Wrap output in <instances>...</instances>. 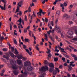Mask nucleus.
<instances>
[{
	"instance_id": "nucleus-31",
	"label": "nucleus",
	"mask_w": 77,
	"mask_h": 77,
	"mask_svg": "<svg viewBox=\"0 0 77 77\" xmlns=\"http://www.w3.org/2000/svg\"><path fill=\"white\" fill-rule=\"evenodd\" d=\"M1 1L2 2H3L4 3V4H6V0H1Z\"/></svg>"
},
{
	"instance_id": "nucleus-14",
	"label": "nucleus",
	"mask_w": 77,
	"mask_h": 77,
	"mask_svg": "<svg viewBox=\"0 0 77 77\" xmlns=\"http://www.w3.org/2000/svg\"><path fill=\"white\" fill-rule=\"evenodd\" d=\"M74 63V62L73 61L71 62L69 65H70V66H72V67H74V66H75V64H72Z\"/></svg>"
},
{
	"instance_id": "nucleus-8",
	"label": "nucleus",
	"mask_w": 77,
	"mask_h": 77,
	"mask_svg": "<svg viewBox=\"0 0 77 77\" xmlns=\"http://www.w3.org/2000/svg\"><path fill=\"white\" fill-rule=\"evenodd\" d=\"M17 63L18 65H21L22 64V61L21 60H17Z\"/></svg>"
},
{
	"instance_id": "nucleus-17",
	"label": "nucleus",
	"mask_w": 77,
	"mask_h": 77,
	"mask_svg": "<svg viewBox=\"0 0 77 77\" xmlns=\"http://www.w3.org/2000/svg\"><path fill=\"white\" fill-rule=\"evenodd\" d=\"M45 41H48V36H47V34H45Z\"/></svg>"
},
{
	"instance_id": "nucleus-43",
	"label": "nucleus",
	"mask_w": 77,
	"mask_h": 77,
	"mask_svg": "<svg viewBox=\"0 0 77 77\" xmlns=\"http://www.w3.org/2000/svg\"><path fill=\"white\" fill-rule=\"evenodd\" d=\"M18 77H24V75H19Z\"/></svg>"
},
{
	"instance_id": "nucleus-42",
	"label": "nucleus",
	"mask_w": 77,
	"mask_h": 77,
	"mask_svg": "<svg viewBox=\"0 0 77 77\" xmlns=\"http://www.w3.org/2000/svg\"><path fill=\"white\" fill-rule=\"evenodd\" d=\"M45 22H46V23L48 21V19H47V18H45Z\"/></svg>"
},
{
	"instance_id": "nucleus-21",
	"label": "nucleus",
	"mask_w": 77,
	"mask_h": 77,
	"mask_svg": "<svg viewBox=\"0 0 77 77\" xmlns=\"http://www.w3.org/2000/svg\"><path fill=\"white\" fill-rule=\"evenodd\" d=\"M39 45L37 44L35 46V48L37 50H38V51H39V48H38V46H39Z\"/></svg>"
},
{
	"instance_id": "nucleus-1",
	"label": "nucleus",
	"mask_w": 77,
	"mask_h": 77,
	"mask_svg": "<svg viewBox=\"0 0 77 77\" xmlns=\"http://www.w3.org/2000/svg\"><path fill=\"white\" fill-rule=\"evenodd\" d=\"M48 67L47 66H43L39 69L40 71L43 72L41 75H40L39 77H44V75H45V71H48Z\"/></svg>"
},
{
	"instance_id": "nucleus-57",
	"label": "nucleus",
	"mask_w": 77,
	"mask_h": 77,
	"mask_svg": "<svg viewBox=\"0 0 77 77\" xmlns=\"http://www.w3.org/2000/svg\"><path fill=\"white\" fill-rule=\"evenodd\" d=\"M30 26H28V27H27L26 28V29L27 30H29V29H30Z\"/></svg>"
},
{
	"instance_id": "nucleus-24",
	"label": "nucleus",
	"mask_w": 77,
	"mask_h": 77,
	"mask_svg": "<svg viewBox=\"0 0 77 77\" xmlns=\"http://www.w3.org/2000/svg\"><path fill=\"white\" fill-rule=\"evenodd\" d=\"M49 38H50L51 39V40L52 42H55L54 40V39L53 38V37L51 36H49Z\"/></svg>"
},
{
	"instance_id": "nucleus-33",
	"label": "nucleus",
	"mask_w": 77,
	"mask_h": 77,
	"mask_svg": "<svg viewBox=\"0 0 77 77\" xmlns=\"http://www.w3.org/2000/svg\"><path fill=\"white\" fill-rule=\"evenodd\" d=\"M45 63L46 65H48V60H45Z\"/></svg>"
},
{
	"instance_id": "nucleus-45",
	"label": "nucleus",
	"mask_w": 77,
	"mask_h": 77,
	"mask_svg": "<svg viewBox=\"0 0 77 77\" xmlns=\"http://www.w3.org/2000/svg\"><path fill=\"white\" fill-rule=\"evenodd\" d=\"M22 59H23V60L24 61V60L27 59V58H25V57H23Z\"/></svg>"
},
{
	"instance_id": "nucleus-49",
	"label": "nucleus",
	"mask_w": 77,
	"mask_h": 77,
	"mask_svg": "<svg viewBox=\"0 0 77 77\" xmlns=\"http://www.w3.org/2000/svg\"><path fill=\"white\" fill-rule=\"evenodd\" d=\"M27 17L26 16H25V20L26 21H27Z\"/></svg>"
},
{
	"instance_id": "nucleus-20",
	"label": "nucleus",
	"mask_w": 77,
	"mask_h": 77,
	"mask_svg": "<svg viewBox=\"0 0 77 77\" xmlns=\"http://www.w3.org/2000/svg\"><path fill=\"white\" fill-rule=\"evenodd\" d=\"M29 35L31 37L32 36V34H33V32L31 31H29Z\"/></svg>"
},
{
	"instance_id": "nucleus-16",
	"label": "nucleus",
	"mask_w": 77,
	"mask_h": 77,
	"mask_svg": "<svg viewBox=\"0 0 77 77\" xmlns=\"http://www.w3.org/2000/svg\"><path fill=\"white\" fill-rule=\"evenodd\" d=\"M68 68H69L68 69V70L69 71H71V70H72V67L71 66H70V65L68 66Z\"/></svg>"
},
{
	"instance_id": "nucleus-58",
	"label": "nucleus",
	"mask_w": 77,
	"mask_h": 77,
	"mask_svg": "<svg viewBox=\"0 0 77 77\" xmlns=\"http://www.w3.org/2000/svg\"><path fill=\"white\" fill-rule=\"evenodd\" d=\"M19 23H17V25H19V26H20L21 25V22H19Z\"/></svg>"
},
{
	"instance_id": "nucleus-11",
	"label": "nucleus",
	"mask_w": 77,
	"mask_h": 77,
	"mask_svg": "<svg viewBox=\"0 0 77 77\" xmlns=\"http://www.w3.org/2000/svg\"><path fill=\"white\" fill-rule=\"evenodd\" d=\"M18 72H18V70H14L13 71V73H14V74L16 75H17L18 74Z\"/></svg>"
},
{
	"instance_id": "nucleus-52",
	"label": "nucleus",
	"mask_w": 77,
	"mask_h": 77,
	"mask_svg": "<svg viewBox=\"0 0 77 77\" xmlns=\"http://www.w3.org/2000/svg\"><path fill=\"white\" fill-rule=\"evenodd\" d=\"M55 51H57V53H58L59 51V50L58 49H55Z\"/></svg>"
},
{
	"instance_id": "nucleus-2",
	"label": "nucleus",
	"mask_w": 77,
	"mask_h": 77,
	"mask_svg": "<svg viewBox=\"0 0 77 77\" xmlns=\"http://www.w3.org/2000/svg\"><path fill=\"white\" fill-rule=\"evenodd\" d=\"M23 1L21 0L20 1L19 3H18L17 7L16 10V11L15 12V13H17V12H19V11H18V10H19V6L20 8L21 7L22 5H23Z\"/></svg>"
},
{
	"instance_id": "nucleus-18",
	"label": "nucleus",
	"mask_w": 77,
	"mask_h": 77,
	"mask_svg": "<svg viewBox=\"0 0 77 77\" xmlns=\"http://www.w3.org/2000/svg\"><path fill=\"white\" fill-rule=\"evenodd\" d=\"M17 58L18 59H23V56L21 55H19L17 56Z\"/></svg>"
},
{
	"instance_id": "nucleus-41",
	"label": "nucleus",
	"mask_w": 77,
	"mask_h": 77,
	"mask_svg": "<svg viewBox=\"0 0 77 77\" xmlns=\"http://www.w3.org/2000/svg\"><path fill=\"white\" fill-rule=\"evenodd\" d=\"M28 12H31V10L30 9V7H29L28 9Z\"/></svg>"
},
{
	"instance_id": "nucleus-28",
	"label": "nucleus",
	"mask_w": 77,
	"mask_h": 77,
	"mask_svg": "<svg viewBox=\"0 0 77 77\" xmlns=\"http://www.w3.org/2000/svg\"><path fill=\"white\" fill-rule=\"evenodd\" d=\"M64 17H66V18H69V16H68V14H65L64 15Z\"/></svg>"
},
{
	"instance_id": "nucleus-29",
	"label": "nucleus",
	"mask_w": 77,
	"mask_h": 77,
	"mask_svg": "<svg viewBox=\"0 0 77 77\" xmlns=\"http://www.w3.org/2000/svg\"><path fill=\"white\" fill-rule=\"evenodd\" d=\"M15 52L14 53L15 54H18L19 53L18 52V51H17V49H15Z\"/></svg>"
},
{
	"instance_id": "nucleus-12",
	"label": "nucleus",
	"mask_w": 77,
	"mask_h": 77,
	"mask_svg": "<svg viewBox=\"0 0 77 77\" xmlns=\"http://www.w3.org/2000/svg\"><path fill=\"white\" fill-rule=\"evenodd\" d=\"M54 71V68L51 67L49 69V71L50 72H52Z\"/></svg>"
},
{
	"instance_id": "nucleus-13",
	"label": "nucleus",
	"mask_w": 77,
	"mask_h": 77,
	"mask_svg": "<svg viewBox=\"0 0 77 77\" xmlns=\"http://www.w3.org/2000/svg\"><path fill=\"white\" fill-rule=\"evenodd\" d=\"M10 55L12 57H17L15 55H14V54L13 53H12L11 52H10Z\"/></svg>"
},
{
	"instance_id": "nucleus-15",
	"label": "nucleus",
	"mask_w": 77,
	"mask_h": 77,
	"mask_svg": "<svg viewBox=\"0 0 77 77\" xmlns=\"http://www.w3.org/2000/svg\"><path fill=\"white\" fill-rule=\"evenodd\" d=\"M3 57H4V58H5V59H6L7 60H9V59L8 56L6 55H3Z\"/></svg>"
},
{
	"instance_id": "nucleus-10",
	"label": "nucleus",
	"mask_w": 77,
	"mask_h": 77,
	"mask_svg": "<svg viewBox=\"0 0 77 77\" xmlns=\"http://www.w3.org/2000/svg\"><path fill=\"white\" fill-rule=\"evenodd\" d=\"M24 65L25 66H28L29 65V63L27 61L24 62Z\"/></svg>"
},
{
	"instance_id": "nucleus-3",
	"label": "nucleus",
	"mask_w": 77,
	"mask_h": 77,
	"mask_svg": "<svg viewBox=\"0 0 77 77\" xmlns=\"http://www.w3.org/2000/svg\"><path fill=\"white\" fill-rule=\"evenodd\" d=\"M69 29L70 30L68 32V34L69 35H70V36H72V35L73 32H72V31L71 30L74 29L73 27H71V28H69Z\"/></svg>"
},
{
	"instance_id": "nucleus-53",
	"label": "nucleus",
	"mask_w": 77,
	"mask_h": 77,
	"mask_svg": "<svg viewBox=\"0 0 77 77\" xmlns=\"http://www.w3.org/2000/svg\"><path fill=\"white\" fill-rule=\"evenodd\" d=\"M37 15H39L40 16H41V15H42L41 13L39 12L37 13Z\"/></svg>"
},
{
	"instance_id": "nucleus-5",
	"label": "nucleus",
	"mask_w": 77,
	"mask_h": 77,
	"mask_svg": "<svg viewBox=\"0 0 77 77\" xmlns=\"http://www.w3.org/2000/svg\"><path fill=\"white\" fill-rule=\"evenodd\" d=\"M12 67L13 69H16L17 68V65L15 64L14 62H12Z\"/></svg>"
},
{
	"instance_id": "nucleus-22",
	"label": "nucleus",
	"mask_w": 77,
	"mask_h": 77,
	"mask_svg": "<svg viewBox=\"0 0 77 77\" xmlns=\"http://www.w3.org/2000/svg\"><path fill=\"white\" fill-rule=\"evenodd\" d=\"M60 50H61L62 52H63V53H65L66 54H67V53H66L65 51H64V49L63 48H61L60 49Z\"/></svg>"
},
{
	"instance_id": "nucleus-54",
	"label": "nucleus",
	"mask_w": 77,
	"mask_h": 77,
	"mask_svg": "<svg viewBox=\"0 0 77 77\" xmlns=\"http://www.w3.org/2000/svg\"><path fill=\"white\" fill-rule=\"evenodd\" d=\"M64 6H67V4H66V2H64L63 3Z\"/></svg>"
},
{
	"instance_id": "nucleus-35",
	"label": "nucleus",
	"mask_w": 77,
	"mask_h": 77,
	"mask_svg": "<svg viewBox=\"0 0 77 77\" xmlns=\"http://www.w3.org/2000/svg\"><path fill=\"white\" fill-rule=\"evenodd\" d=\"M11 51L13 52H14V48L12 47H11Z\"/></svg>"
},
{
	"instance_id": "nucleus-39",
	"label": "nucleus",
	"mask_w": 77,
	"mask_h": 77,
	"mask_svg": "<svg viewBox=\"0 0 77 77\" xmlns=\"http://www.w3.org/2000/svg\"><path fill=\"white\" fill-rule=\"evenodd\" d=\"M27 72H26V71H25V72H23V76H24V75H27Z\"/></svg>"
},
{
	"instance_id": "nucleus-7",
	"label": "nucleus",
	"mask_w": 77,
	"mask_h": 77,
	"mask_svg": "<svg viewBox=\"0 0 77 77\" xmlns=\"http://www.w3.org/2000/svg\"><path fill=\"white\" fill-rule=\"evenodd\" d=\"M32 69H33V67L31 66H29L27 68V70L28 71H32Z\"/></svg>"
},
{
	"instance_id": "nucleus-32",
	"label": "nucleus",
	"mask_w": 77,
	"mask_h": 77,
	"mask_svg": "<svg viewBox=\"0 0 77 77\" xmlns=\"http://www.w3.org/2000/svg\"><path fill=\"white\" fill-rule=\"evenodd\" d=\"M56 14H58V15H60V11H57L56 12Z\"/></svg>"
},
{
	"instance_id": "nucleus-55",
	"label": "nucleus",
	"mask_w": 77,
	"mask_h": 77,
	"mask_svg": "<svg viewBox=\"0 0 77 77\" xmlns=\"http://www.w3.org/2000/svg\"><path fill=\"white\" fill-rule=\"evenodd\" d=\"M30 55V56H31L32 54V52H29L28 53Z\"/></svg>"
},
{
	"instance_id": "nucleus-36",
	"label": "nucleus",
	"mask_w": 77,
	"mask_h": 77,
	"mask_svg": "<svg viewBox=\"0 0 77 77\" xmlns=\"http://www.w3.org/2000/svg\"><path fill=\"white\" fill-rule=\"evenodd\" d=\"M72 7H73V5H71L69 6V9H71L72 8Z\"/></svg>"
},
{
	"instance_id": "nucleus-30",
	"label": "nucleus",
	"mask_w": 77,
	"mask_h": 77,
	"mask_svg": "<svg viewBox=\"0 0 77 77\" xmlns=\"http://www.w3.org/2000/svg\"><path fill=\"white\" fill-rule=\"evenodd\" d=\"M25 41L26 42H29L30 41V40L28 38H25Z\"/></svg>"
},
{
	"instance_id": "nucleus-47",
	"label": "nucleus",
	"mask_w": 77,
	"mask_h": 77,
	"mask_svg": "<svg viewBox=\"0 0 77 77\" xmlns=\"http://www.w3.org/2000/svg\"><path fill=\"white\" fill-rule=\"evenodd\" d=\"M10 30H12V26L11 24H10Z\"/></svg>"
},
{
	"instance_id": "nucleus-26",
	"label": "nucleus",
	"mask_w": 77,
	"mask_h": 77,
	"mask_svg": "<svg viewBox=\"0 0 77 77\" xmlns=\"http://www.w3.org/2000/svg\"><path fill=\"white\" fill-rule=\"evenodd\" d=\"M2 10H6V4H4V7L2 6Z\"/></svg>"
},
{
	"instance_id": "nucleus-37",
	"label": "nucleus",
	"mask_w": 77,
	"mask_h": 77,
	"mask_svg": "<svg viewBox=\"0 0 77 77\" xmlns=\"http://www.w3.org/2000/svg\"><path fill=\"white\" fill-rule=\"evenodd\" d=\"M47 49L48 51V52L47 51L46 53H50V52H51V51H50V50H49V49H48V48H47Z\"/></svg>"
},
{
	"instance_id": "nucleus-59",
	"label": "nucleus",
	"mask_w": 77,
	"mask_h": 77,
	"mask_svg": "<svg viewBox=\"0 0 77 77\" xmlns=\"http://www.w3.org/2000/svg\"><path fill=\"white\" fill-rule=\"evenodd\" d=\"M55 38L56 39H57L59 38V37L57 35L55 36Z\"/></svg>"
},
{
	"instance_id": "nucleus-44",
	"label": "nucleus",
	"mask_w": 77,
	"mask_h": 77,
	"mask_svg": "<svg viewBox=\"0 0 77 77\" xmlns=\"http://www.w3.org/2000/svg\"><path fill=\"white\" fill-rule=\"evenodd\" d=\"M19 15L20 16H21V15H22V13L21 11H19Z\"/></svg>"
},
{
	"instance_id": "nucleus-51",
	"label": "nucleus",
	"mask_w": 77,
	"mask_h": 77,
	"mask_svg": "<svg viewBox=\"0 0 77 77\" xmlns=\"http://www.w3.org/2000/svg\"><path fill=\"white\" fill-rule=\"evenodd\" d=\"M3 50L4 51H7V49L4 48L3 49Z\"/></svg>"
},
{
	"instance_id": "nucleus-50",
	"label": "nucleus",
	"mask_w": 77,
	"mask_h": 77,
	"mask_svg": "<svg viewBox=\"0 0 77 77\" xmlns=\"http://www.w3.org/2000/svg\"><path fill=\"white\" fill-rule=\"evenodd\" d=\"M73 40L74 41H77V38H75L73 39Z\"/></svg>"
},
{
	"instance_id": "nucleus-64",
	"label": "nucleus",
	"mask_w": 77,
	"mask_h": 77,
	"mask_svg": "<svg viewBox=\"0 0 77 77\" xmlns=\"http://www.w3.org/2000/svg\"><path fill=\"white\" fill-rule=\"evenodd\" d=\"M26 51H27V52L28 53H29V50L28 49H26Z\"/></svg>"
},
{
	"instance_id": "nucleus-60",
	"label": "nucleus",
	"mask_w": 77,
	"mask_h": 77,
	"mask_svg": "<svg viewBox=\"0 0 77 77\" xmlns=\"http://www.w3.org/2000/svg\"><path fill=\"white\" fill-rule=\"evenodd\" d=\"M55 56H59V54L58 53H55Z\"/></svg>"
},
{
	"instance_id": "nucleus-25",
	"label": "nucleus",
	"mask_w": 77,
	"mask_h": 77,
	"mask_svg": "<svg viewBox=\"0 0 77 77\" xmlns=\"http://www.w3.org/2000/svg\"><path fill=\"white\" fill-rule=\"evenodd\" d=\"M58 59H58V57H57L54 58V62H57L58 61Z\"/></svg>"
},
{
	"instance_id": "nucleus-9",
	"label": "nucleus",
	"mask_w": 77,
	"mask_h": 77,
	"mask_svg": "<svg viewBox=\"0 0 77 77\" xmlns=\"http://www.w3.org/2000/svg\"><path fill=\"white\" fill-rule=\"evenodd\" d=\"M71 56H72V57L74 58V60H77V57H76V56H75V55L73 54H71Z\"/></svg>"
},
{
	"instance_id": "nucleus-27",
	"label": "nucleus",
	"mask_w": 77,
	"mask_h": 77,
	"mask_svg": "<svg viewBox=\"0 0 77 77\" xmlns=\"http://www.w3.org/2000/svg\"><path fill=\"white\" fill-rule=\"evenodd\" d=\"M57 29L58 30V32L59 33H60V34H61V31H60V28L57 27Z\"/></svg>"
},
{
	"instance_id": "nucleus-56",
	"label": "nucleus",
	"mask_w": 77,
	"mask_h": 77,
	"mask_svg": "<svg viewBox=\"0 0 77 77\" xmlns=\"http://www.w3.org/2000/svg\"><path fill=\"white\" fill-rule=\"evenodd\" d=\"M39 13H40L41 14L42 13V10L40 9V11H39V12H38Z\"/></svg>"
},
{
	"instance_id": "nucleus-23",
	"label": "nucleus",
	"mask_w": 77,
	"mask_h": 77,
	"mask_svg": "<svg viewBox=\"0 0 77 77\" xmlns=\"http://www.w3.org/2000/svg\"><path fill=\"white\" fill-rule=\"evenodd\" d=\"M49 66L51 67V68H54V64H53V63H51L49 64Z\"/></svg>"
},
{
	"instance_id": "nucleus-38",
	"label": "nucleus",
	"mask_w": 77,
	"mask_h": 77,
	"mask_svg": "<svg viewBox=\"0 0 77 77\" xmlns=\"http://www.w3.org/2000/svg\"><path fill=\"white\" fill-rule=\"evenodd\" d=\"M62 60L63 62H65V58L64 57H63L62 58Z\"/></svg>"
},
{
	"instance_id": "nucleus-19",
	"label": "nucleus",
	"mask_w": 77,
	"mask_h": 77,
	"mask_svg": "<svg viewBox=\"0 0 77 77\" xmlns=\"http://www.w3.org/2000/svg\"><path fill=\"white\" fill-rule=\"evenodd\" d=\"M13 41L14 42V43L16 45H17V40H16V39L14 38H13Z\"/></svg>"
},
{
	"instance_id": "nucleus-40",
	"label": "nucleus",
	"mask_w": 77,
	"mask_h": 77,
	"mask_svg": "<svg viewBox=\"0 0 77 77\" xmlns=\"http://www.w3.org/2000/svg\"><path fill=\"white\" fill-rule=\"evenodd\" d=\"M69 24H72L73 22L72 21H69Z\"/></svg>"
},
{
	"instance_id": "nucleus-46",
	"label": "nucleus",
	"mask_w": 77,
	"mask_h": 77,
	"mask_svg": "<svg viewBox=\"0 0 77 77\" xmlns=\"http://www.w3.org/2000/svg\"><path fill=\"white\" fill-rule=\"evenodd\" d=\"M27 32V29H24V32L26 33V32Z\"/></svg>"
},
{
	"instance_id": "nucleus-62",
	"label": "nucleus",
	"mask_w": 77,
	"mask_h": 77,
	"mask_svg": "<svg viewBox=\"0 0 77 77\" xmlns=\"http://www.w3.org/2000/svg\"><path fill=\"white\" fill-rule=\"evenodd\" d=\"M45 3V0H44L42 2V4H44Z\"/></svg>"
},
{
	"instance_id": "nucleus-6",
	"label": "nucleus",
	"mask_w": 77,
	"mask_h": 77,
	"mask_svg": "<svg viewBox=\"0 0 77 77\" xmlns=\"http://www.w3.org/2000/svg\"><path fill=\"white\" fill-rule=\"evenodd\" d=\"M33 17H36V13H35L34 12H33V14L31 16V18L30 20H29L30 23H32V18H33Z\"/></svg>"
},
{
	"instance_id": "nucleus-61",
	"label": "nucleus",
	"mask_w": 77,
	"mask_h": 77,
	"mask_svg": "<svg viewBox=\"0 0 77 77\" xmlns=\"http://www.w3.org/2000/svg\"><path fill=\"white\" fill-rule=\"evenodd\" d=\"M67 77H70V76H71V75H69V73H67Z\"/></svg>"
},
{
	"instance_id": "nucleus-34",
	"label": "nucleus",
	"mask_w": 77,
	"mask_h": 77,
	"mask_svg": "<svg viewBox=\"0 0 77 77\" xmlns=\"http://www.w3.org/2000/svg\"><path fill=\"white\" fill-rule=\"evenodd\" d=\"M17 22H22V19L20 17L19 19V20H17Z\"/></svg>"
},
{
	"instance_id": "nucleus-48",
	"label": "nucleus",
	"mask_w": 77,
	"mask_h": 77,
	"mask_svg": "<svg viewBox=\"0 0 77 77\" xmlns=\"http://www.w3.org/2000/svg\"><path fill=\"white\" fill-rule=\"evenodd\" d=\"M4 66L3 65H0V69H1V68H2Z\"/></svg>"
},
{
	"instance_id": "nucleus-4",
	"label": "nucleus",
	"mask_w": 77,
	"mask_h": 77,
	"mask_svg": "<svg viewBox=\"0 0 77 77\" xmlns=\"http://www.w3.org/2000/svg\"><path fill=\"white\" fill-rule=\"evenodd\" d=\"M55 69L56 70H54L53 71V74L54 75H56V74H57V72H59L60 71V70L58 68H56Z\"/></svg>"
},
{
	"instance_id": "nucleus-63",
	"label": "nucleus",
	"mask_w": 77,
	"mask_h": 77,
	"mask_svg": "<svg viewBox=\"0 0 77 77\" xmlns=\"http://www.w3.org/2000/svg\"><path fill=\"white\" fill-rule=\"evenodd\" d=\"M23 48L24 49H25V48H26V46L25 45H23Z\"/></svg>"
}]
</instances>
